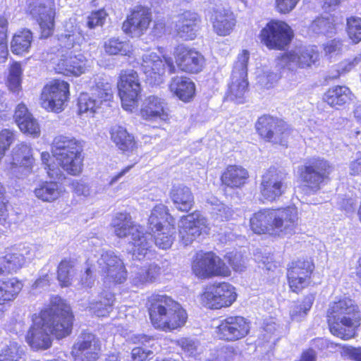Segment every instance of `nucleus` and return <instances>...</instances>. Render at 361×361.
Segmentation results:
<instances>
[{
  "mask_svg": "<svg viewBox=\"0 0 361 361\" xmlns=\"http://www.w3.org/2000/svg\"><path fill=\"white\" fill-rule=\"evenodd\" d=\"M32 322L26 342L34 350H47L52 345L50 335L60 340L71 334L75 315L65 299L53 295L47 307L32 315Z\"/></svg>",
  "mask_w": 361,
  "mask_h": 361,
  "instance_id": "f257e3e1",
  "label": "nucleus"
},
{
  "mask_svg": "<svg viewBox=\"0 0 361 361\" xmlns=\"http://www.w3.org/2000/svg\"><path fill=\"white\" fill-rule=\"evenodd\" d=\"M145 308L151 326L157 331H178L188 321L186 309L166 294H152L146 299Z\"/></svg>",
  "mask_w": 361,
  "mask_h": 361,
  "instance_id": "f03ea898",
  "label": "nucleus"
},
{
  "mask_svg": "<svg viewBox=\"0 0 361 361\" xmlns=\"http://www.w3.org/2000/svg\"><path fill=\"white\" fill-rule=\"evenodd\" d=\"M298 221L297 207L289 205L261 209L252 214L249 225L256 234L283 238L295 233Z\"/></svg>",
  "mask_w": 361,
  "mask_h": 361,
  "instance_id": "7ed1b4c3",
  "label": "nucleus"
},
{
  "mask_svg": "<svg viewBox=\"0 0 361 361\" xmlns=\"http://www.w3.org/2000/svg\"><path fill=\"white\" fill-rule=\"evenodd\" d=\"M326 317L331 334L343 340L354 338L361 324L359 306L349 296L338 297L332 301L326 310Z\"/></svg>",
  "mask_w": 361,
  "mask_h": 361,
  "instance_id": "20e7f679",
  "label": "nucleus"
},
{
  "mask_svg": "<svg viewBox=\"0 0 361 361\" xmlns=\"http://www.w3.org/2000/svg\"><path fill=\"white\" fill-rule=\"evenodd\" d=\"M51 152L57 165L68 175L80 176L84 166V142L73 136L59 135L51 144Z\"/></svg>",
  "mask_w": 361,
  "mask_h": 361,
  "instance_id": "39448f33",
  "label": "nucleus"
},
{
  "mask_svg": "<svg viewBox=\"0 0 361 361\" xmlns=\"http://www.w3.org/2000/svg\"><path fill=\"white\" fill-rule=\"evenodd\" d=\"M147 227L153 233L157 247L164 250L171 247L175 239L176 219L167 206L157 204L153 207L147 219Z\"/></svg>",
  "mask_w": 361,
  "mask_h": 361,
  "instance_id": "423d86ee",
  "label": "nucleus"
},
{
  "mask_svg": "<svg viewBox=\"0 0 361 361\" xmlns=\"http://www.w3.org/2000/svg\"><path fill=\"white\" fill-rule=\"evenodd\" d=\"M334 171V166L329 160L321 157H312L298 167V179L306 191L317 192L322 185L331 180Z\"/></svg>",
  "mask_w": 361,
  "mask_h": 361,
  "instance_id": "0eeeda50",
  "label": "nucleus"
},
{
  "mask_svg": "<svg viewBox=\"0 0 361 361\" xmlns=\"http://www.w3.org/2000/svg\"><path fill=\"white\" fill-rule=\"evenodd\" d=\"M172 56L173 58L170 56L165 58L169 75L177 72L188 75H196L201 73L205 67L204 56L196 48L187 44L176 45Z\"/></svg>",
  "mask_w": 361,
  "mask_h": 361,
  "instance_id": "6e6552de",
  "label": "nucleus"
},
{
  "mask_svg": "<svg viewBox=\"0 0 361 361\" xmlns=\"http://www.w3.org/2000/svg\"><path fill=\"white\" fill-rule=\"evenodd\" d=\"M255 129L260 140L287 148L293 137V128L284 119L264 114L259 116Z\"/></svg>",
  "mask_w": 361,
  "mask_h": 361,
  "instance_id": "1a4fd4ad",
  "label": "nucleus"
},
{
  "mask_svg": "<svg viewBox=\"0 0 361 361\" xmlns=\"http://www.w3.org/2000/svg\"><path fill=\"white\" fill-rule=\"evenodd\" d=\"M258 37L260 43L267 49L284 51L290 47L295 33L286 21L271 19L261 29Z\"/></svg>",
  "mask_w": 361,
  "mask_h": 361,
  "instance_id": "9d476101",
  "label": "nucleus"
},
{
  "mask_svg": "<svg viewBox=\"0 0 361 361\" xmlns=\"http://www.w3.org/2000/svg\"><path fill=\"white\" fill-rule=\"evenodd\" d=\"M202 307L220 310L231 307L237 300L236 288L226 281H216L205 286L199 296Z\"/></svg>",
  "mask_w": 361,
  "mask_h": 361,
  "instance_id": "9b49d317",
  "label": "nucleus"
},
{
  "mask_svg": "<svg viewBox=\"0 0 361 361\" xmlns=\"http://www.w3.org/2000/svg\"><path fill=\"white\" fill-rule=\"evenodd\" d=\"M191 270L197 278L203 280L231 275L229 267L213 251L197 252L191 261Z\"/></svg>",
  "mask_w": 361,
  "mask_h": 361,
  "instance_id": "f8f14e48",
  "label": "nucleus"
},
{
  "mask_svg": "<svg viewBox=\"0 0 361 361\" xmlns=\"http://www.w3.org/2000/svg\"><path fill=\"white\" fill-rule=\"evenodd\" d=\"M316 266L310 257H300L288 262L286 278L289 290L300 294L313 283Z\"/></svg>",
  "mask_w": 361,
  "mask_h": 361,
  "instance_id": "ddd939ff",
  "label": "nucleus"
},
{
  "mask_svg": "<svg viewBox=\"0 0 361 361\" xmlns=\"http://www.w3.org/2000/svg\"><path fill=\"white\" fill-rule=\"evenodd\" d=\"M25 13L34 19L39 28V38L47 39L55 30V0H25Z\"/></svg>",
  "mask_w": 361,
  "mask_h": 361,
  "instance_id": "4468645a",
  "label": "nucleus"
},
{
  "mask_svg": "<svg viewBox=\"0 0 361 361\" xmlns=\"http://www.w3.org/2000/svg\"><path fill=\"white\" fill-rule=\"evenodd\" d=\"M118 95L123 109L132 111L138 106L142 87L138 73L133 69L120 71L116 82Z\"/></svg>",
  "mask_w": 361,
  "mask_h": 361,
  "instance_id": "2eb2a0df",
  "label": "nucleus"
},
{
  "mask_svg": "<svg viewBox=\"0 0 361 361\" xmlns=\"http://www.w3.org/2000/svg\"><path fill=\"white\" fill-rule=\"evenodd\" d=\"M70 97V84L61 78H53L42 87L39 102L47 111L59 114L65 109Z\"/></svg>",
  "mask_w": 361,
  "mask_h": 361,
  "instance_id": "dca6fc26",
  "label": "nucleus"
},
{
  "mask_svg": "<svg viewBox=\"0 0 361 361\" xmlns=\"http://www.w3.org/2000/svg\"><path fill=\"white\" fill-rule=\"evenodd\" d=\"M111 226L114 228L115 235L120 238L131 236L133 246V254L145 256L150 248L149 240L140 230V226L135 224L130 214L118 213L113 220Z\"/></svg>",
  "mask_w": 361,
  "mask_h": 361,
  "instance_id": "f3484780",
  "label": "nucleus"
},
{
  "mask_svg": "<svg viewBox=\"0 0 361 361\" xmlns=\"http://www.w3.org/2000/svg\"><path fill=\"white\" fill-rule=\"evenodd\" d=\"M251 322L241 315H228L220 320L215 328L216 338L225 343L245 339L250 333Z\"/></svg>",
  "mask_w": 361,
  "mask_h": 361,
  "instance_id": "a211bd4d",
  "label": "nucleus"
},
{
  "mask_svg": "<svg viewBox=\"0 0 361 361\" xmlns=\"http://www.w3.org/2000/svg\"><path fill=\"white\" fill-rule=\"evenodd\" d=\"M178 234L180 242L184 246L190 245L200 236L209 233L210 227L207 219L198 211L181 216Z\"/></svg>",
  "mask_w": 361,
  "mask_h": 361,
  "instance_id": "6ab92c4d",
  "label": "nucleus"
},
{
  "mask_svg": "<svg viewBox=\"0 0 361 361\" xmlns=\"http://www.w3.org/2000/svg\"><path fill=\"white\" fill-rule=\"evenodd\" d=\"M152 23V15L150 8L137 5L130 9L122 23L121 29L130 37H141L150 28Z\"/></svg>",
  "mask_w": 361,
  "mask_h": 361,
  "instance_id": "aec40b11",
  "label": "nucleus"
},
{
  "mask_svg": "<svg viewBox=\"0 0 361 361\" xmlns=\"http://www.w3.org/2000/svg\"><path fill=\"white\" fill-rule=\"evenodd\" d=\"M286 189V174L283 175L276 168L270 167L262 176L259 190L263 201H276Z\"/></svg>",
  "mask_w": 361,
  "mask_h": 361,
  "instance_id": "412c9836",
  "label": "nucleus"
},
{
  "mask_svg": "<svg viewBox=\"0 0 361 361\" xmlns=\"http://www.w3.org/2000/svg\"><path fill=\"white\" fill-rule=\"evenodd\" d=\"M102 352L99 338L93 333L82 331L73 345L71 355L74 361H97Z\"/></svg>",
  "mask_w": 361,
  "mask_h": 361,
  "instance_id": "4be33fe9",
  "label": "nucleus"
},
{
  "mask_svg": "<svg viewBox=\"0 0 361 361\" xmlns=\"http://www.w3.org/2000/svg\"><path fill=\"white\" fill-rule=\"evenodd\" d=\"M250 53L243 49L238 55L231 74V82L229 87L230 92L235 98H241L248 90L247 65Z\"/></svg>",
  "mask_w": 361,
  "mask_h": 361,
  "instance_id": "5701e85b",
  "label": "nucleus"
},
{
  "mask_svg": "<svg viewBox=\"0 0 361 361\" xmlns=\"http://www.w3.org/2000/svg\"><path fill=\"white\" fill-rule=\"evenodd\" d=\"M87 59L82 54L72 52L62 54L54 66L56 74L66 77H79L85 73Z\"/></svg>",
  "mask_w": 361,
  "mask_h": 361,
  "instance_id": "b1692460",
  "label": "nucleus"
},
{
  "mask_svg": "<svg viewBox=\"0 0 361 361\" xmlns=\"http://www.w3.org/2000/svg\"><path fill=\"white\" fill-rule=\"evenodd\" d=\"M166 57L163 60L154 52L142 56L141 69L150 83L159 84L163 81L167 72Z\"/></svg>",
  "mask_w": 361,
  "mask_h": 361,
  "instance_id": "393cba45",
  "label": "nucleus"
},
{
  "mask_svg": "<svg viewBox=\"0 0 361 361\" xmlns=\"http://www.w3.org/2000/svg\"><path fill=\"white\" fill-rule=\"evenodd\" d=\"M319 52L313 49H305L299 52L289 51L281 54L276 61L283 67L293 63L297 68H307L319 61Z\"/></svg>",
  "mask_w": 361,
  "mask_h": 361,
  "instance_id": "a878e982",
  "label": "nucleus"
},
{
  "mask_svg": "<svg viewBox=\"0 0 361 361\" xmlns=\"http://www.w3.org/2000/svg\"><path fill=\"white\" fill-rule=\"evenodd\" d=\"M220 181L224 189H241L250 182V173L241 165L228 164L222 171Z\"/></svg>",
  "mask_w": 361,
  "mask_h": 361,
  "instance_id": "bb28decb",
  "label": "nucleus"
},
{
  "mask_svg": "<svg viewBox=\"0 0 361 361\" xmlns=\"http://www.w3.org/2000/svg\"><path fill=\"white\" fill-rule=\"evenodd\" d=\"M106 277L114 284H121L127 279V271L121 259L113 252L106 251L102 255Z\"/></svg>",
  "mask_w": 361,
  "mask_h": 361,
  "instance_id": "cd10ccee",
  "label": "nucleus"
},
{
  "mask_svg": "<svg viewBox=\"0 0 361 361\" xmlns=\"http://www.w3.org/2000/svg\"><path fill=\"white\" fill-rule=\"evenodd\" d=\"M139 114L145 121H156L159 119L164 122L169 121L168 109L165 106L164 100L157 96H148L142 104Z\"/></svg>",
  "mask_w": 361,
  "mask_h": 361,
  "instance_id": "c85d7f7f",
  "label": "nucleus"
},
{
  "mask_svg": "<svg viewBox=\"0 0 361 361\" xmlns=\"http://www.w3.org/2000/svg\"><path fill=\"white\" fill-rule=\"evenodd\" d=\"M211 23L213 30L217 35L226 37L234 30L237 19L231 9L223 8L214 10Z\"/></svg>",
  "mask_w": 361,
  "mask_h": 361,
  "instance_id": "c756f323",
  "label": "nucleus"
},
{
  "mask_svg": "<svg viewBox=\"0 0 361 361\" xmlns=\"http://www.w3.org/2000/svg\"><path fill=\"white\" fill-rule=\"evenodd\" d=\"M170 92L183 103L192 102L196 97V85L186 75L175 76L169 84Z\"/></svg>",
  "mask_w": 361,
  "mask_h": 361,
  "instance_id": "7c9ffc66",
  "label": "nucleus"
},
{
  "mask_svg": "<svg viewBox=\"0 0 361 361\" xmlns=\"http://www.w3.org/2000/svg\"><path fill=\"white\" fill-rule=\"evenodd\" d=\"M109 135L111 142L123 154H131L138 148L135 135L123 126H111L109 129Z\"/></svg>",
  "mask_w": 361,
  "mask_h": 361,
  "instance_id": "2f4dec72",
  "label": "nucleus"
},
{
  "mask_svg": "<svg viewBox=\"0 0 361 361\" xmlns=\"http://www.w3.org/2000/svg\"><path fill=\"white\" fill-rule=\"evenodd\" d=\"M14 119L23 133L33 138L40 136V126L24 104L17 106L14 113Z\"/></svg>",
  "mask_w": 361,
  "mask_h": 361,
  "instance_id": "473e14b6",
  "label": "nucleus"
},
{
  "mask_svg": "<svg viewBox=\"0 0 361 361\" xmlns=\"http://www.w3.org/2000/svg\"><path fill=\"white\" fill-rule=\"evenodd\" d=\"M354 99V94L344 85L329 87L322 96V101L331 108L338 109L349 104Z\"/></svg>",
  "mask_w": 361,
  "mask_h": 361,
  "instance_id": "72a5a7b5",
  "label": "nucleus"
},
{
  "mask_svg": "<svg viewBox=\"0 0 361 361\" xmlns=\"http://www.w3.org/2000/svg\"><path fill=\"white\" fill-rule=\"evenodd\" d=\"M25 263V257L18 248H7L0 255V276L17 273Z\"/></svg>",
  "mask_w": 361,
  "mask_h": 361,
  "instance_id": "f704fd0d",
  "label": "nucleus"
},
{
  "mask_svg": "<svg viewBox=\"0 0 361 361\" xmlns=\"http://www.w3.org/2000/svg\"><path fill=\"white\" fill-rule=\"evenodd\" d=\"M169 197L176 209L182 212H190L195 204L191 189L184 184H173L169 191Z\"/></svg>",
  "mask_w": 361,
  "mask_h": 361,
  "instance_id": "c9c22d12",
  "label": "nucleus"
},
{
  "mask_svg": "<svg viewBox=\"0 0 361 361\" xmlns=\"http://www.w3.org/2000/svg\"><path fill=\"white\" fill-rule=\"evenodd\" d=\"M66 190L61 183L55 180H42L33 190L35 196L44 202H54L61 198Z\"/></svg>",
  "mask_w": 361,
  "mask_h": 361,
  "instance_id": "e433bc0d",
  "label": "nucleus"
},
{
  "mask_svg": "<svg viewBox=\"0 0 361 361\" xmlns=\"http://www.w3.org/2000/svg\"><path fill=\"white\" fill-rule=\"evenodd\" d=\"M153 340L152 336L138 334L132 338L133 344H138V346L132 348L130 352L131 361H149L153 357V351L149 349L153 347L150 342Z\"/></svg>",
  "mask_w": 361,
  "mask_h": 361,
  "instance_id": "4c0bfd02",
  "label": "nucleus"
},
{
  "mask_svg": "<svg viewBox=\"0 0 361 361\" xmlns=\"http://www.w3.org/2000/svg\"><path fill=\"white\" fill-rule=\"evenodd\" d=\"M34 40L32 32L28 28H22L15 32L11 40V51L16 56L27 54Z\"/></svg>",
  "mask_w": 361,
  "mask_h": 361,
  "instance_id": "58836bf2",
  "label": "nucleus"
},
{
  "mask_svg": "<svg viewBox=\"0 0 361 361\" xmlns=\"http://www.w3.org/2000/svg\"><path fill=\"white\" fill-rule=\"evenodd\" d=\"M23 287L21 280L17 277L0 279V305L13 301Z\"/></svg>",
  "mask_w": 361,
  "mask_h": 361,
  "instance_id": "ea45409f",
  "label": "nucleus"
},
{
  "mask_svg": "<svg viewBox=\"0 0 361 361\" xmlns=\"http://www.w3.org/2000/svg\"><path fill=\"white\" fill-rule=\"evenodd\" d=\"M13 161L20 167L31 171L35 164L33 150L31 146L25 142L18 144L13 151Z\"/></svg>",
  "mask_w": 361,
  "mask_h": 361,
  "instance_id": "a19ab883",
  "label": "nucleus"
},
{
  "mask_svg": "<svg viewBox=\"0 0 361 361\" xmlns=\"http://www.w3.org/2000/svg\"><path fill=\"white\" fill-rule=\"evenodd\" d=\"M75 262L64 257L60 260L56 267V279L61 288L70 287L74 277Z\"/></svg>",
  "mask_w": 361,
  "mask_h": 361,
  "instance_id": "79ce46f5",
  "label": "nucleus"
},
{
  "mask_svg": "<svg viewBox=\"0 0 361 361\" xmlns=\"http://www.w3.org/2000/svg\"><path fill=\"white\" fill-rule=\"evenodd\" d=\"M103 49L108 56H130L133 54L132 46L118 37H111L104 41Z\"/></svg>",
  "mask_w": 361,
  "mask_h": 361,
  "instance_id": "37998d69",
  "label": "nucleus"
},
{
  "mask_svg": "<svg viewBox=\"0 0 361 361\" xmlns=\"http://www.w3.org/2000/svg\"><path fill=\"white\" fill-rule=\"evenodd\" d=\"M23 69L18 61H13L8 68L6 84L10 91L18 94L22 90Z\"/></svg>",
  "mask_w": 361,
  "mask_h": 361,
  "instance_id": "c03bdc74",
  "label": "nucleus"
},
{
  "mask_svg": "<svg viewBox=\"0 0 361 361\" xmlns=\"http://www.w3.org/2000/svg\"><path fill=\"white\" fill-rule=\"evenodd\" d=\"M315 300V293L305 295L300 301H296L290 312L292 321H300L311 310Z\"/></svg>",
  "mask_w": 361,
  "mask_h": 361,
  "instance_id": "a18cd8bd",
  "label": "nucleus"
},
{
  "mask_svg": "<svg viewBox=\"0 0 361 361\" xmlns=\"http://www.w3.org/2000/svg\"><path fill=\"white\" fill-rule=\"evenodd\" d=\"M90 94L102 105L104 102L111 101L114 96L111 85L104 80H99L94 82L90 89Z\"/></svg>",
  "mask_w": 361,
  "mask_h": 361,
  "instance_id": "49530a36",
  "label": "nucleus"
},
{
  "mask_svg": "<svg viewBox=\"0 0 361 361\" xmlns=\"http://www.w3.org/2000/svg\"><path fill=\"white\" fill-rule=\"evenodd\" d=\"M102 104L91 94L81 93L78 100L79 114H87L93 116L101 108Z\"/></svg>",
  "mask_w": 361,
  "mask_h": 361,
  "instance_id": "de8ad7c7",
  "label": "nucleus"
},
{
  "mask_svg": "<svg viewBox=\"0 0 361 361\" xmlns=\"http://www.w3.org/2000/svg\"><path fill=\"white\" fill-rule=\"evenodd\" d=\"M161 274V268L155 264H150L142 267L137 273L136 279L138 283L143 284L153 282Z\"/></svg>",
  "mask_w": 361,
  "mask_h": 361,
  "instance_id": "09e8293b",
  "label": "nucleus"
},
{
  "mask_svg": "<svg viewBox=\"0 0 361 361\" xmlns=\"http://www.w3.org/2000/svg\"><path fill=\"white\" fill-rule=\"evenodd\" d=\"M0 361H26L25 353L16 343L7 345L0 351Z\"/></svg>",
  "mask_w": 361,
  "mask_h": 361,
  "instance_id": "8fccbe9b",
  "label": "nucleus"
},
{
  "mask_svg": "<svg viewBox=\"0 0 361 361\" xmlns=\"http://www.w3.org/2000/svg\"><path fill=\"white\" fill-rule=\"evenodd\" d=\"M200 26L176 23L175 35L183 41H192L196 39Z\"/></svg>",
  "mask_w": 361,
  "mask_h": 361,
  "instance_id": "3c124183",
  "label": "nucleus"
},
{
  "mask_svg": "<svg viewBox=\"0 0 361 361\" xmlns=\"http://www.w3.org/2000/svg\"><path fill=\"white\" fill-rule=\"evenodd\" d=\"M346 32L353 44L361 42V18L350 16L347 18Z\"/></svg>",
  "mask_w": 361,
  "mask_h": 361,
  "instance_id": "603ef678",
  "label": "nucleus"
},
{
  "mask_svg": "<svg viewBox=\"0 0 361 361\" xmlns=\"http://www.w3.org/2000/svg\"><path fill=\"white\" fill-rule=\"evenodd\" d=\"M109 14L104 8L92 11L87 17L86 26L89 30L103 27Z\"/></svg>",
  "mask_w": 361,
  "mask_h": 361,
  "instance_id": "864d4df0",
  "label": "nucleus"
},
{
  "mask_svg": "<svg viewBox=\"0 0 361 361\" xmlns=\"http://www.w3.org/2000/svg\"><path fill=\"white\" fill-rule=\"evenodd\" d=\"M15 139L13 131L7 128L0 130V161L4 157Z\"/></svg>",
  "mask_w": 361,
  "mask_h": 361,
  "instance_id": "5fc2aeb1",
  "label": "nucleus"
},
{
  "mask_svg": "<svg viewBox=\"0 0 361 361\" xmlns=\"http://www.w3.org/2000/svg\"><path fill=\"white\" fill-rule=\"evenodd\" d=\"M313 32H320L322 30H329L335 27V23L333 16L324 18L322 16L317 17L312 20L310 25Z\"/></svg>",
  "mask_w": 361,
  "mask_h": 361,
  "instance_id": "6e6d98bb",
  "label": "nucleus"
},
{
  "mask_svg": "<svg viewBox=\"0 0 361 361\" xmlns=\"http://www.w3.org/2000/svg\"><path fill=\"white\" fill-rule=\"evenodd\" d=\"M202 18L197 12L185 10L178 16L176 23L200 26Z\"/></svg>",
  "mask_w": 361,
  "mask_h": 361,
  "instance_id": "4d7b16f0",
  "label": "nucleus"
},
{
  "mask_svg": "<svg viewBox=\"0 0 361 361\" xmlns=\"http://www.w3.org/2000/svg\"><path fill=\"white\" fill-rule=\"evenodd\" d=\"M227 263L235 271H242L244 268L243 255L237 252H230L224 255Z\"/></svg>",
  "mask_w": 361,
  "mask_h": 361,
  "instance_id": "13d9d810",
  "label": "nucleus"
},
{
  "mask_svg": "<svg viewBox=\"0 0 361 361\" xmlns=\"http://www.w3.org/2000/svg\"><path fill=\"white\" fill-rule=\"evenodd\" d=\"M300 0H274L275 11L281 15H286L295 9Z\"/></svg>",
  "mask_w": 361,
  "mask_h": 361,
  "instance_id": "bf43d9fd",
  "label": "nucleus"
},
{
  "mask_svg": "<svg viewBox=\"0 0 361 361\" xmlns=\"http://www.w3.org/2000/svg\"><path fill=\"white\" fill-rule=\"evenodd\" d=\"M5 187L0 183V224H4L8 218L9 202L6 198Z\"/></svg>",
  "mask_w": 361,
  "mask_h": 361,
  "instance_id": "052dcab7",
  "label": "nucleus"
},
{
  "mask_svg": "<svg viewBox=\"0 0 361 361\" xmlns=\"http://www.w3.org/2000/svg\"><path fill=\"white\" fill-rule=\"evenodd\" d=\"M167 30L168 25L166 18H156L153 23L151 33L154 37H160L166 34Z\"/></svg>",
  "mask_w": 361,
  "mask_h": 361,
  "instance_id": "680f3d73",
  "label": "nucleus"
},
{
  "mask_svg": "<svg viewBox=\"0 0 361 361\" xmlns=\"http://www.w3.org/2000/svg\"><path fill=\"white\" fill-rule=\"evenodd\" d=\"M341 46L342 40L339 39H334L327 42L324 45V51L326 54H330L339 49Z\"/></svg>",
  "mask_w": 361,
  "mask_h": 361,
  "instance_id": "e2e57ef3",
  "label": "nucleus"
},
{
  "mask_svg": "<svg viewBox=\"0 0 361 361\" xmlns=\"http://www.w3.org/2000/svg\"><path fill=\"white\" fill-rule=\"evenodd\" d=\"M343 351L350 359L355 361H361V348L347 346L344 348Z\"/></svg>",
  "mask_w": 361,
  "mask_h": 361,
  "instance_id": "0e129e2a",
  "label": "nucleus"
},
{
  "mask_svg": "<svg viewBox=\"0 0 361 361\" xmlns=\"http://www.w3.org/2000/svg\"><path fill=\"white\" fill-rule=\"evenodd\" d=\"M8 22L4 16H0V41L8 39Z\"/></svg>",
  "mask_w": 361,
  "mask_h": 361,
  "instance_id": "69168bd1",
  "label": "nucleus"
},
{
  "mask_svg": "<svg viewBox=\"0 0 361 361\" xmlns=\"http://www.w3.org/2000/svg\"><path fill=\"white\" fill-rule=\"evenodd\" d=\"M350 175L357 176L361 173V154L350 164Z\"/></svg>",
  "mask_w": 361,
  "mask_h": 361,
  "instance_id": "338daca9",
  "label": "nucleus"
},
{
  "mask_svg": "<svg viewBox=\"0 0 361 361\" xmlns=\"http://www.w3.org/2000/svg\"><path fill=\"white\" fill-rule=\"evenodd\" d=\"M355 282L361 288V256L357 259L355 266V271L353 272Z\"/></svg>",
  "mask_w": 361,
  "mask_h": 361,
  "instance_id": "774afa93",
  "label": "nucleus"
}]
</instances>
